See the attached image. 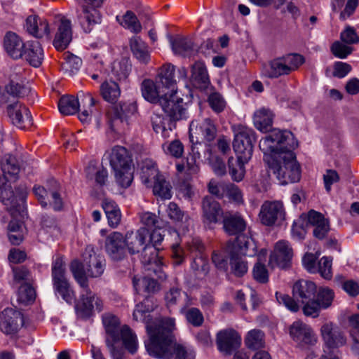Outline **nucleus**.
<instances>
[{
    "mask_svg": "<svg viewBox=\"0 0 359 359\" xmlns=\"http://www.w3.org/2000/svg\"><path fill=\"white\" fill-rule=\"evenodd\" d=\"M297 146L294 135L288 130H273L259 141L264 161L282 184L300 180V166L293 152Z\"/></svg>",
    "mask_w": 359,
    "mask_h": 359,
    "instance_id": "nucleus-1",
    "label": "nucleus"
},
{
    "mask_svg": "<svg viewBox=\"0 0 359 359\" xmlns=\"http://www.w3.org/2000/svg\"><path fill=\"white\" fill-rule=\"evenodd\" d=\"M106 332L105 343L113 359H123L124 348L134 354L138 347L135 334L126 325L121 326L119 318L110 313L102 316Z\"/></svg>",
    "mask_w": 359,
    "mask_h": 359,
    "instance_id": "nucleus-2",
    "label": "nucleus"
},
{
    "mask_svg": "<svg viewBox=\"0 0 359 359\" xmlns=\"http://www.w3.org/2000/svg\"><path fill=\"white\" fill-rule=\"evenodd\" d=\"M168 327L163 330L158 337L159 332L150 329L151 342H145L147 352L151 356L160 359H194L193 351L177 344L175 341L173 330L175 328V320L169 319L165 321Z\"/></svg>",
    "mask_w": 359,
    "mask_h": 359,
    "instance_id": "nucleus-3",
    "label": "nucleus"
},
{
    "mask_svg": "<svg viewBox=\"0 0 359 359\" xmlns=\"http://www.w3.org/2000/svg\"><path fill=\"white\" fill-rule=\"evenodd\" d=\"M1 168L3 176H0V201L5 205L10 211H19L20 209V201H23L25 195H17L14 193L11 185L8 183V177L17 179L20 172V165L16 158L12 155L6 154L1 161Z\"/></svg>",
    "mask_w": 359,
    "mask_h": 359,
    "instance_id": "nucleus-4",
    "label": "nucleus"
},
{
    "mask_svg": "<svg viewBox=\"0 0 359 359\" xmlns=\"http://www.w3.org/2000/svg\"><path fill=\"white\" fill-rule=\"evenodd\" d=\"M108 159L117 184L124 188L128 187L133 179V172L132 159L128 150L123 147L115 146L109 153Z\"/></svg>",
    "mask_w": 359,
    "mask_h": 359,
    "instance_id": "nucleus-5",
    "label": "nucleus"
},
{
    "mask_svg": "<svg viewBox=\"0 0 359 359\" xmlns=\"http://www.w3.org/2000/svg\"><path fill=\"white\" fill-rule=\"evenodd\" d=\"M155 304L154 302V297H147L142 302L137 304L135 306V309L133 311V319L136 321H141L145 323L146 330L149 336V340L147 342H151V330H154L159 332L158 337L162 334L164 330H165L168 325L165 323L167 320L173 319L169 317H161L152 319L151 318V312L155 309Z\"/></svg>",
    "mask_w": 359,
    "mask_h": 359,
    "instance_id": "nucleus-6",
    "label": "nucleus"
},
{
    "mask_svg": "<svg viewBox=\"0 0 359 359\" xmlns=\"http://www.w3.org/2000/svg\"><path fill=\"white\" fill-rule=\"evenodd\" d=\"M250 239L248 236H240L226 245V252L229 257L231 273L237 277L243 276L248 271L247 255Z\"/></svg>",
    "mask_w": 359,
    "mask_h": 359,
    "instance_id": "nucleus-7",
    "label": "nucleus"
},
{
    "mask_svg": "<svg viewBox=\"0 0 359 359\" xmlns=\"http://www.w3.org/2000/svg\"><path fill=\"white\" fill-rule=\"evenodd\" d=\"M51 276L55 292L67 303L75 301V294L68 281L65 264L61 257H57L52 263Z\"/></svg>",
    "mask_w": 359,
    "mask_h": 359,
    "instance_id": "nucleus-8",
    "label": "nucleus"
},
{
    "mask_svg": "<svg viewBox=\"0 0 359 359\" xmlns=\"http://www.w3.org/2000/svg\"><path fill=\"white\" fill-rule=\"evenodd\" d=\"M134 103H118L113 106L107 113V123L111 130L121 133L129 125L130 118L137 112Z\"/></svg>",
    "mask_w": 359,
    "mask_h": 359,
    "instance_id": "nucleus-9",
    "label": "nucleus"
},
{
    "mask_svg": "<svg viewBox=\"0 0 359 359\" xmlns=\"http://www.w3.org/2000/svg\"><path fill=\"white\" fill-rule=\"evenodd\" d=\"M84 4L81 11H77V19L83 30L90 32L101 23L102 15L99 8L102 7L105 0H83Z\"/></svg>",
    "mask_w": 359,
    "mask_h": 359,
    "instance_id": "nucleus-10",
    "label": "nucleus"
},
{
    "mask_svg": "<svg viewBox=\"0 0 359 359\" xmlns=\"http://www.w3.org/2000/svg\"><path fill=\"white\" fill-rule=\"evenodd\" d=\"M255 142V133L252 129L243 126L238 127L234 135L233 147L240 159L249 161L252 158Z\"/></svg>",
    "mask_w": 359,
    "mask_h": 359,
    "instance_id": "nucleus-11",
    "label": "nucleus"
},
{
    "mask_svg": "<svg viewBox=\"0 0 359 359\" xmlns=\"http://www.w3.org/2000/svg\"><path fill=\"white\" fill-rule=\"evenodd\" d=\"M172 121H179L187 117L186 109L183 106V99L177 91L170 90L163 94L158 104Z\"/></svg>",
    "mask_w": 359,
    "mask_h": 359,
    "instance_id": "nucleus-12",
    "label": "nucleus"
},
{
    "mask_svg": "<svg viewBox=\"0 0 359 359\" xmlns=\"http://www.w3.org/2000/svg\"><path fill=\"white\" fill-rule=\"evenodd\" d=\"M93 302L98 311L102 309V302L95 297L88 286L82 287L80 300L76 304L75 309L77 316L83 319L90 318L93 314Z\"/></svg>",
    "mask_w": 359,
    "mask_h": 359,
    "instance_id": "nucleus-13",
    "label": "nucleus"
},
{
    "mask_svg": "<svg viewBox=\"0 0 359 359\" xmlns=\"http://www.w3.org/2000/svg\"><path fill=\"white\" fill-rule=\"evenodd\" d=\"M316 294L310 304L302 307L303 313L306 316L318 317L320 310L330 307L334 299V292L329 288H320Z\"/></svg>",
    "mask_w": 359,
    "mask_h": 359,
    "instance_id": "nucleus-14",
    "label": "nucleus"
},
{
    "mask_svg": "<svg viewBox=\"0 0 359 359\" xmlns=\"http://www.w3.org/2000/svg\"><path fill=\"white\" fill-rule=\"evenodd\" d=\"M158 251L153 245H146L143 248L141 253V262L145 270L153 271L160 280L166 279V274L162 269V262L158 256Z\"/></svg>",
    "mask_w": 359,
    "mask_h": 359,
    "instance_id": "nucleus-15",
    "label": "nucleus"
},
{
    "mask_svg": "<svg viewBox=\"0 0 359 359\" xmlns=\"http://www.w3.org/2000/svg\"><path fill=\"white\" fill-rule=\"evenodd\" d=\"M290 335L297 346L302 348L313 346L317 341L312 328L301 321H295L290 325Z\"/></svg>",
    "mask_w": 359,
    "mask_h": 359,
    "instance_id": "nucleus-16",
    "label": "nucleus"
},
{
    "mask_svg": "<svg viewBox=\"0 0 359 359\" xmlns=\"http://www.w3.org/2000/svg\"><path fill=\"white\" fill-rule=\"evenodd\" d=\"M259 217L261 222L269 226L283 220L285 210L283 203L279 201H264L261 206Z\"/></svg>",
    "mask_w": 359,
    "mask_h": 359,
    "instance_id": "nucleus-17",
    "label": "nucleus"
},
{
    "mask_svg": "<svg viewBox=\"0 0 359 359\" xmlns=\"http://www.w3.org/2000/svg\"><path fill=\"white\" fill-rule=\"evenodd\" d=\"M53 183L57 187V182L54 181ZM33 193L42 207L46 208L49 205L55 211L62 209L63 201L56 187L48 190L44 187L35 185L33 187Z\"/></svg>",
    "mask_w": 359,
    "mask_h": 359,
    "instance_id": "nucleus-18",
    "label": "nucleus"
},
{
    "mask_svg": "<svg viewBox=\"0 0 359 359\" xmlns=\"http://www.w3.org/2000/svg\"><path fill=\"white\" fill-rule=\"evenodd\" d=\"M7 114L11 123L20 129H26L32 125V118L27 107L20 102L8 105Z\"/></svg>",
    "mask_w": 359,
    "mask_h": 359,
    "instance_id": "nucleus-19",
    "label": "nucleus"
},
{
    "mask_svg": "<svg viewBox=\"0 0 359 359\" xmlns=\"http://www.w3.org/2000/svg\"><path fill=\"white\" fill-rule=\"evenodd\" d=\"M321 335L329 351H334L346 344V339L340 329L332 323H325L320 329Z\"/></svg>",
    "mask_w": 359,
    "mask_h": 359,
    "instance_id": "nucleus-20",
    "label": "nucleus"
},
{
    "mask_svg": "<svg viewBox=\"0 0 359 359\" xmlns=\"http://www.w3.org/2000/svg\"><path fill=\"white\" fill-rule=\"evenodd\" d=\"M126 247L125 237L119 232H112L106 238V251L114 261H120L126 257Z\"/></svg>",
    "mask_w": 359,
    "mask_h": 359,
    "instance_id": "nucleus-21",
    "label": "nucleus"
},
{
    "mask_svg": "<svg viewBox=\"0 0 359 359\" xmlns=\"http://www.w3.org/2000/svg\"><path fill=\"white\" fill-rule=\"evenodd\" d=\"M316 292V284L308 280H299L295 282L292 287V296L298 302H301L303 306L312 302Z\"/></svg>",
    "mask_w": 359,
    "mask_h": 359,
    "instance_id": "nucleus-22",
    "label": "nucleus"
},
{
    "mask_svg": "<svg viewBox=\"0 0 359 359\" xmlns=\"http://www.w3.org/2000/svg\"><path fill=\"white\" fill-rule=\"evenodd\" d=\"M216 342L221 352L230 355L241 346V337L234 330H224L217 333Z\"/></svg>",
    "mask_w": 359,
    "mask_h": 359,
    "instance_id": "nucleus-23",
    "label": "nucleus"
},
{
    "mask_svg": "<svg viewBox=\"0 0 359 359\" xmlns=\"http://www.w3.org/2000/svg\"><path fill=\"white\" fill-rule=\"evenodd\" d=\"M292 257V250L286 241H278L270 255L269 264L272 267L287 268Z\"/></svg>",
    "mask_w": 359,
    "mask_h": 359,
    "instance_id": "nucleus-24",
    "label": "nucleus"
},
{
    "mask_svg": "<svg viewBox=\"0 0 359 359\" xmlns=\"http://www.w3.org/2000/svg\"><path fill=\"white\" fill-rule=\"evenodd\" d=\"M83 262L85 263L86 273L88 276L96 278L99 277L104 272L105 260L97 255L90 246L86 247L83 254Z\"/></svg>",
    "mask_w": 359,
    "mask_h": 359,
    "instance_id": "nucleus-25",
    "label": "nucleus"
},
{
    "mask_svg": "<svg viewBox=\"0 0 359 359\" xmlns=\"http://www.w3.org/2000/svg\"><path fill=\"white\" fill-rule=\"evenodd\" d=\"M22 324V314L16 310L6 308L0 313V329L7 334L17 332L20 325Z\"/></svg>",
    "mask_w": 359,
    "mask_h": 359,
    "instance_id": "nucleus-26",
    "label": "nucleus"
},
{
    "mask_svg": "<svg viewBox=\"0 0 359 359\" xmlns=\"http://www.w3.org/2000/svg\"><path fill=\"white\" fill-rule=\"evenodd\" d=\"M26 46L22 39L15 32H7L4 37V48L7 54L14 60L23 57V50Z\"/></svg>",
    "mask_w": 359,
    "mask_h": 359,
    "instance_id": "nucleus-27",
    "label": "nucleus"
},
{
    "mask_svg": "<svg viewBox=\"0 0 359 359\" xmlns=\"http://www.w3.org/2000/svg\"><path fill=\"white\" fill-rule=\"evenodd\" d=\"M190 81L193 86L201 90L208 91L210 86V81L208 71L203 62H196L191 66V75Z\"/></svg>",
    "mask_w": 359,
    "mask_h": 359,
    "instance_id": "nucleus-28",
    "label": "nucleus"
},
{
    "mask_svg": "<svg viewBox=\"0 0 359 359\" xmlns=\"http://www.w3.org/2000/svg\"><path fill=\"white\" fill-rule=\"evenodd\" d=\"M72 39V30L70 20L65 18L60 20L53 46L57 50H64L67 48Z\"/></svg>",
    "mask_w": 359,
    "mask_h": 359,
    "instance_id": "nucleus-29",
    "label": "nucleus"
},
{
    "mask_svg": "<svg viewBox=\"0 0 359 359\" xmlns=\"http://www.w3.org/2000/svg\"><path fill=\"white\" fill-rule=\"evenodd\" d=\"M149 230L141 227L136 231H128L125 236L126 243L129 252L138 253L149 237Z\"/></svg>",
    "mask_w": 359,
    "mask_h": 359,
    "instance_id": "nucleus-30",
    "label": "nucleus"
},
{
    "mask_svg": "<svg viewBox=\"0 0 359 359\" xmlns=\"http://www.w3.org/2000/svg\"><path fill=\"white\" fill-rule=\"evenodd\" d=\"M223 228L224 231L231 236H236V239L243 234L246 229V222L239 214L226 215L223 218Z\"/></svg>",
    "mask_w": 359,
    "mask_h": 359,
    "instance_id": "nucleus-31",
    "label": "nucleus"
},
{
    "mask_svg": "<svg viewBox=\"0 0 359 359\" xmlns=\"http://www.w3.org/2000/svg\"><path fill=\"white\" fill-rule=\"evenodd\" d=\"M197 123L194 121H191L189 125V140L191 143V151L193 153V156L191 158H188L187 160V172L188 175H194L196 174L199 170V167L196 164V158H200V152L198 149H196V145L199 142V138L196 135V133L194 131V128L197 130Z\"/></svg>",
    "mask_w": 359,
    "mask_h": 359,
    "instance_id": "nucleus-32",
    "label": "nucleus"
},
{
    "mask_svg": "<svg viewBox=\"0 0 359 359\" xmlns=\"http://www.w3.org/2000/svg\"><path fill=\"white\" fill-rule=\"evenodd\" d=\"M141 92L143 97L148 102L158 104L163 94L167 93L161 86L151 79H144L141 84Z\"/></svg>",
    "mask_w": 359,
    "mask_h": 359,
    "instance_id": "nucleus-33",
    "label": "nucleus"
},
{
    "mask_svg": "<svg viewBox=\"0 0 359 359\" xmlns=\"http://www.w3.org/2000/svg\"><path fill=\"white\" fill-rule=\"evenodd\" d=\"M308 222L314 226L313 236L318 239H323L330 231L329 221L323 215L313 210L308 213Z\"/></svg>",
    "mask_w": 359,
    "mask_h": 359,
    "instance_id": "nucleus-34",
    "label": "nucleus"
},
{
    "mask_svg": "<svg viewBox=\"0 0 359 359\" xmlns=\"http://www.w3.org/2000/svg\"><path fill=\"white\" fill-rule=\"evenodd\" d=\"M30 65L39 67L43 60V50L37 41H27L23 50V57Z\"/></svg>",
    "mask_w": 359,
    "mask_h": 359,
    "instance_id": "nucleus-35",
    "label": "nucleus"
},
{
    "mask_svg": "<svg viewBox=\"0 0 359 359\" xmlns=\"http://www.w3.org/2000/svg\"><path fill=\"white\" fill-rule=\"evenodd\" d=\"M203 216L208 223H217L222 215L219 203L212 196H205L202 201Z\"/></svg>",
    "mask_w": 359,
    "mask_h": 359,
    "instance_id": "nucleus-36",
    "label": "nucleus"
},
{
    "mask_svg": "<svg viewBox=\"0 0 359 359\" xmlns=\"http://www.w3.org/2000/svg\"><path fill=\"white\" fill-rule=\"evenodd\" d=\"M175 67L171 64L164 65L159 71L156 78L157 83H158L165 91L174 90L176 84L175 79Z\"/></svg>",
    "mask_w": 359,
    "mask_h": 359,
    "instance_id": "nucleus-37",
    "label": "nucleus"
},
{
    "mask_svg": "<svg viewBox=\"0 0 359 359\" xmlns=\"http://www.w3.org/2000/svg\"><path fill=\"white\" fill-rule=\"evenodd\" d=\"M130 50L133 56L142 64L150 61V51L147 43L139 36H133L130 41Z\"/></svg>",
    "mask_w": 359,
    "mask_h": 359,
    "instance_id": "nucleus-38",
    "label": "nucleus"
},
{
    "mask_svg": "<svg viewBox=\"0 0 359 359\" xmlns=\"http://www.w3.org/2000/svg\"><path fill=\"white\" fill-rule=\"evenodd\" d=\"M162 174L158 169L156 163L151 159H145L141 166L140 178L147 187H151L153 182Z\"/></svg>",
    "mask_w": 359,
    "mask_h": 359,
    "instance_id": "nucleus-39",
    "label": "nucleus"
},
{
    "mask_svg": "<svg viewBox=\"0 0 359 359\" xmlns=\"http://www.w3.org/2000/svg\"><path fill=\"white\" fill-rule=\"evenodd\" d=\"M172 50L175 55L182 57H190L196 50L194 42L187 37H178L170 40Z\"/></svg>",
    "mask_w": 359,
    "mask_h": 359,
    "instance_id": "nucleus-40",
    "label": "nucleus"
},
{
    "mask_svg": "<svg viewBox=\"0 0 359 359\" xmlns=\"http://www.w3.org/2000/svg\"><path fill=\"white\" fill-rule=\"evenodd\" d=\"M100 94L107 102L116 104L121 95L118 84L111 80L102 82L100 86Z\"/></svg>",
    "mask_w": 359,
    "mask_h": 359,
    "instance_id": "nucleus-41",
    "label": "nucleus"
},
{
    "mask_svg": "<svg viewBox=\"0 0 359 359\" xmlns=\"http://www.w3.org/2000/svg\"><path fill=\"white\" fill-rule=\"evenodd\" d=\"M166 212L170 219L184 229H188L191 224V219L188 214L182 210L175 203L170 202Z\"/></svg>",
    "mask_w": 359,
    "mask_h": 359,
    "instance_id": "nucleus-42",
    "label": "nucleus"
},
{
    "mask_svg": "<svg viewBox=\"0 0 359 359\" xmlns=\"http://www.w3.org/2000/svg\"><path fill=\"white\" fill-rule=\"evenodd\" d=\"M194 121L198 123L196 121ZM197 125H198V123H197ZM194 131L196 133L195 135L198 137L199 142H201V140L210 142L215 140L217 135V128L210 118L204 119V121L197 126V130L194 128ZM198 144H201V143Z\"/></svg>",
    "mask_w": 359,
    "mask_h": 359,
    "instance_id": "nucleus-43",
    "label": "nucleus"
},
{
    "mask_svg": "<svg viewBox=\"0 0 359 359\" xmlns=\"http://www.w3.org/2000/svg\"><path fill=\"white\" fill-rule=\"evenodd\" d=\"M86 178L95 180L97 186L102 187L108 183V171L106 168H97L94 163L90 162L85 169Z\"/></svg>",
    "mask_w": 359,
    "mask_h": 359,
    "instance_id": "nucleus-44",
    "label": "nucleus"
},
{
    "mask_svg": "<svg viewBox=\"0 0 359 359\" xmlns=\"http://www.w3.org/2000/svg\"><path fill=\"white\" fill-rule=\"evenodd\" d=\"M273 114L268 109H261L257 111L253 117L255 126L259 130L266 133L272 126Z\"/></svg>",
    "mask_w": 359,
    "mask_h": 359,
    "instance_id": "nucleus-45",
    "label": "nucleus"
},
{
    "mask_svg": "<svg viewBox=\"0 0 359 359\" xmlns=\"http://www.w3.org/2000/svg\"><path fill=\"white\" fill-rule=\"evenodd\" d=\"M290 74V68L285 64L281 57L271 60L265 70V75L270 79H278Z\"/></svg>",
    "mask_w": 359,
    "mask_h": 359,
    "instance_id": "nucleus-46",
    "label": "nucleus"
},
{
    "mask_svg": "<svg viewBox=\"0 0 359 359\" xmlns=\"http://www.w3.org/2000/svg\"><path fill=\"white\" fill-rule=\"evenodd\" d=\"M102 208L108 219L109 225L111 227H116L121 218L119 208L114 201L105 199L102 202Z\"/></svg>",
    "mask_w": 359,
    "mask_h": 359,
    "instance_id": "nucleus-47",
    "label": "nucleus"
},
{
    "mask_svg": "<svg viewBox=\"0 0 359 359\" xmlns=\"http://www.w3.org/2000/svg\"><path fill=\"white\" fill-rule=\"evenodd\" d=\"M151 187L153 188V193L155 196L164 200L171 198L172 187L163 175H161L157 180L154 181Z\"/></svg>",
    "mask_w": 359,
    "mask_h": 359,
    "instance_id": "nucleus-48",
    "label": "nucleus"
},
{
    "mask_svg": "<svg viewBox=\"0 0 359 359\" xmlns=\"http://www.w3.org/2000/svg\"><path fill=\"white\" fill-rule=\"evenodd\" d=\"M248 162V161L240 159L238 156L236 158L230 157L228 159L229 172L233 180L240 182L243 179L245 172L244 165Z\"/></svg>",
    "mask_w": 359,
    "mask_h": 359,
    "instance_id": "nucleus-49",
    "label": "nucleus"
},
{
    "mask_svg": "<svg viewBox=\"0 0 359 359\" xmlns=\"http://www.w3.org/2000/svg\"><path fill=\"white\" fill-rule=\"evenodd\" d=\"M79 102L72 95L62 96L58 102V109L63 115H72L79 111Z\"/></svg>",
    "mask_w": 359,
    "mask_h": 359,
    "instance_id": "nucleus-50",
    "label": "nucleus"
},
{
    "mask_svg": "<svg viewBox=\"0 0 359 359\" xmlns=\"http://www.w3.org/2000/svg\"><path fill=\"white\" fill-rule=\"evenodd\" d=\"M8 236L12 245H20L24 239L22 223L17 220H11L8 225Z\"/></svg>",
    "mask_w": 359,
    "mask_h": 359,
    "instance_id": "nucleus-51",
    "label": "nucleus"
},
{
    "mask_svg": "<svg viewBox=\"0 0 359 359\" xmlns=\"http://www.w3.org/2000/svg\"><path fill=\"white\" fill-rule=\"evenodd\" d=\"M191 269L198 278H203L209 272V263L204 255H196L191 263Z\"/></svg>",
    "mask_w": 359,
    "mask_h": 359,
    "instance_id": "nucleus-52",
    "label": "nucleus"
},
{
    "mask_svg": "<svg viewBox=\"0 0 359 359\" xmlns=\"http://www.w3.org/2000/svg\"><path fill=\"white\" fill-rule=\"evenodd\" d=\"M206 92L209 93L208 102L210 108L217 114L223 111L226 107V102L222 95L214 91L212 86Z\"/></svg>",
    "mask_w": 359,
    "mask_h": 359,
    "instance_id": "nucleus-53",
    "label": "nucleus"
},
{
    "mask_svg": "<svg viewBox=\"0 0 359 359\" xmlns=\"http://www.w3.org/2000/svg\"><path fill=\"white\" fill-rule=\"evenodd\" d=\"M264 334L259 330H252L248 333L245 342L251 349L257 350L264 345Z\"/></svg>",
    "mask_w": 359,
    "mask_h": 359,
    "instance_id": "nucleus-54",
    "label": "nucleus"
},
{
    "mask_svg": "<svg viewBox=\"0 0 359 359\" xmlns=\"http://www.w3.org/2000/svg\"><path fill=\"white\" fill-rule=\"evenodd\" d=\"M70 270L75 280L81 287L88 286V280L86 276L85 264H83L77 260H74L71 263Z\"/></svg>",
    "mask_w": 359,
    "mask_h": 359,
    "instance_id": "nucleus-55",
    "label": "nucleus"
},
{
    "mask_svg": "<svg viewBox=\"0 0 359 359\" xmlns=\"http://www.w3.org/2000/svg\"><path fill=\"white\" fill-rule=\"evenodd\" d=\"M308 215H302L297 219L292 226V234L293 238L300 241L304 238L306 230V228L309 224Z\"/></svg>",
    "mask_w": 359,
    "mask_h": 359,
    "instance_id": "nucleus-56",
    "label": "nucleus"
},
{
    "mask_svg": "<svg viewBox=\"0 0 359 359\" xmlns=\"http://www.w3.org/2000/svg\"><path fill=\"white\" fill-rule=\"evenodd\" d=\"M348 323L351 327L350 334L353 341L352 349L359 354V313L351 316L348 318Z\"/></svg>",
    "mask_w": 359,
    "mask_h": 359,
    "instance_id": "nucleus-57",
    "label": "nucleus"
},
{
    "mask_svg": "<svg viewBox=\"0 0 359 359\" xmlns=\"http://www.w3.org/2000/svg\"><path fill=\"white\" fill-rule=\"evenodd\" d=\"M283 62L290 68V74L297 70L305 62V57L299 53H288L281 56Z\"/></svg>",
    "mask_w": 359,
    "mask_h": 359,
    "instance_id": "nucleus-58",
    "label": "nucleus"
},
{
    "mask_svg": "<svg viewBox=\"0 0 359 359\" xmlns=\"http://www.w3.org/2000/svg\"><path fill=\"white\" fill-rule=\"evenodd\" d=\"M120 24L135 33H139L142 29L141 24L137 16L130 11H128L125 13L123 16V21L120 22Z\"/></svg>",
    "mask_w": 359,
    "mask_h": 359,
    "instance_id": "nucleus-59",
    "label": "nucleus"
},
{
    "mask_svg": "<svg viewBox=\"0 0 359 359\" xmlns=\"http://www.w3.org/2000/svg\"><path fill=\"white\" fill-rule=\"evenodd\" d=\"M36 292L31 283H24L18 290V299L23 303H29L34 301Z\"/></svg>",
    "mask_w": 359,
    "mask_h": 359,
    "instance_id": "nucleus-60",
    "label": "nucleus"
},
{
    "mask_svg": "<svg viewBox=\"0 0 359 359\" xmlns=\"http://www.w3.org/2000/svg\"><path fill=\"white\" fill-rule=\"evenodd\" d=\"M140 222L147 229H156L161 227V221L154 213L146 212L140 215Z\"/></svg>",
    "mask_w": 359,
    "mask_h": 359,
    "instance_id": "nucleus-61",
    "label": "nucleus"
},
{
    "mask_svg": "<svg viewBox=\"0 0 359 359\" xmlns=\"http://www.w3.org/2000/svg\"><path fill=\"white\" fill-rule=\"evenodd\" d=\"M276 298L280 304H283L290 311L297 312L299 310V306L294 297H291L288 294L276 292Z\"/></svg>",
    "mask_w": 359,
    "mask_h": 359,
    "instance_id": "nucleus-62",
    "label": "nucleus"
},
{
    "mask_svg": "<svg viewBox=\"0 0 359 359\" xmlns=\"http://www.w3.org/2000/svg\"><path fill=\"white\" fill-rule=\"evenodd\" d=\"M131 71V65L126 60H122L117 64H114L112 72L118 80L127 79Z\"/></svg>",
    "mask_w": 359,
    "mask_h": 359,
    "instance_id": "nucleus-63",
    "label": "nucleus"
},
{
    "mask_svg": "<svg viewBox=\"0 0 359 359\" xmlns=\"http://www.w3.org/2000/svg\"><path fill=\"white\" fill-rule=\"evenodd\" d=\"M185 316L187 320L194 327H200L204 321L203 313L197 308L189 309L185 313Z\"/></svg>",
    "mask_w": 359,
    "mask_h": 359,
    "instance_id": "nucleus-64",
    "label": "nucleus"
}]
</instances>
